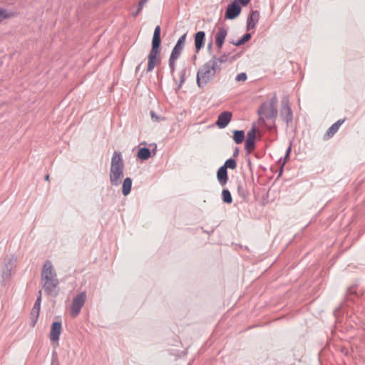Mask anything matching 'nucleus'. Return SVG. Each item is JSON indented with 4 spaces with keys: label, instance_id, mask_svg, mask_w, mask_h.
Returning <instances> with one entry per match:
<instances>
[{
    "label": "nucleus",
    "instance_id": "15",
    "mask_svg": "<svg viewBox=\"0 0 365 365\" xmlns=\"http://www.w3.org/2000/svg\"><path fill=\"white\" fill-rule=\"evenodd\" d=\"M227 29L223 28V27H220L216 35H215V43H216V45L218 48V49H221L222 47V45L224 43V41H225V39L227 36Z\"/></svg>",
    "mask_w": 365,
    "mask_h": 365
},
{
    "label": "nucleus",
    "instance_id": "34",
    "mask_svg": "<svg viewBox=\"0 0 365 365\" xmlns=\"http://www.w3.org/2000/svg\"><path fill=\"white\" fill-rule=\"evenodd\" d=\"M11 15L9 14H4L0 16V23L2 21V20L11 17Z\"/></svg>",
    "mask_w": 365,
    "mask_h": 365
},
{
    "label": "nucleus",
    "instance_id": "21",
    "mask_svg": "<svg viewBox=\"0 0 365 365\" xmlns=\"http://www.w3.org/2000/svg\"><path fill=\"white\" fill-rule=\"evenodd\" d=\"M137 157L142 160H148L150 157V151L147 148H141L138 151Z\"/></svg>",
    "mask_w": 365,
    "mask_h": 365
},
{
    "label": "nucleus",
    "instance_id": "20",
    "mask_svg": "<svg viewBox=\"0 0 365 365\" xmlns=\"http://www.w3.org/2000/svg\"><path fill=\"white\" fill-rule=\"evenodd\" d=\"M132 187V180L130 178H126L123 182L122 192L126 196L130 192Z\"/></svg>",
    "mask_w": 365,
    "mask_h": 365
},
{
    "label": "nucleus",
    "instance_id": "3",
    "mask_svg": "<svg viewBox=\"0 0 365 365\" xmlns=\"http://www.w3.org/2000/svg\"><path fill=\"white\" fill-rule=\"evenodd\" d=\"M160 26L158 25L155 28L152 39V48L148 56V73L151 72L154 69L155 66L160 62Z\"/></svg>",
    "mask_w": 365,
    "mask_h": 365
},
{
    "label": "nucleus",
    "instance_id": "13",
    "mask_svg": "<svg viewBox=\"0 0 365 365\" xmlns=\"http://www.w3.org/2000/svg\"><path fill=\"white\" fill-rule=\"evenodd\" d=\"M61 332V322H55L51 324L50 331V339L52 341H56L59 339Z\"/></svg>",
    "mask_w": 365,
    "mask_h": 365
},
{
    "label": "nucleus",
    "instance_id": "22",
    "mask_svg": "<svg viewBox=\"0 0 365 365\" xmlns=\"http://www.w3.org/2000/svg\"><path fill=\"white\" fill-rule=\"evenodd\" d=\"M245 139V132L243 130H235L233 133V140L237 144H240Z\"/></svg>",
    "mask_w": 365,
    "mask_h": 365
},
{
    "label": "nucleus",
    "instance_id": "35",
    "mask_svg": "<svg viewBox=\"0 0 365 365\" xmlns=\"http://www.w3.org/2000/svg\"><path fill=\"white\" fill-rule=\"evenodd\" d=\"M238 192H239L240 195H242L245 196L244 193H243V190L242 189V186L241 185L238 186Z\"/></svg>",
    "mask_w": 365,
    "mask_h": 365
},
{
    "label": "nucleus",
    "instance_id": "19",
    "mask_svg": "<svg viewBox=\"0 0 365 365\" xmlns=\"http://www.w3.org/2000/svg\"><path fill=\"white\" fill-rule=\"evenodd\" d=\"M344 120H339L334 123L327 131L325 136L327 138L332 137L339 130V127L344 123Z\"/></svg>",
    "mask_w": 365,
    "mask_h": 365
},
{
    "label": "nucleus",
    "instance_id": "11",
    "mask_svg": "<svg viewBox=\"0 0 365 365\" xmlns=\"http://www.w3.org/2000/svg\"><path fill=\"white\" fill-rule=\"evenodd\" d=\"M232 116L231 112L224 111L218 115L215 123L219 128H225L230 123Z\"/></svg>",
    "mask_w": 365,
    "mask_h": 365
},
{
    "label": "nucleus",
    "instance_id": "2",
    "mask_svg": "<svg viewBox=\"0 0 365 365\" xmlns=\"http://www.w3.org/2000/svg\"><path fill=\"white\" fill-rule=\"evenodd\" d=\"M41 284L48 295L56 297L58 294L59 282L55 269L48 260L46 261L43 266Z\"/></svg>",
    "mask_w": 365,
    "mask_h": 365
},
{
    "label": "nucleus",
    "instance_id": "16",
    "mask_svg": "<svg viewBox=\"0 0 365 365\" xmlns=\"http://www.w3.org/2000/svg\"><path fill=\"white\" fill-rule=\"evenodd\" d=\"M205 33L204 31H198L195 35V50L198 52L205 44Z\"/></svg>",
    "mask_w": 365,
    "mask_h": 365
},
{
    "label": "nucleus",
    "instance_id": "10",
    "mask_svg": "<svg viewBox=\"0 0 365 365\" xmlns=\"http://www.w3.org/2000/svg\"><path fill=\"white\" fill-rule=\"evenodd\" d=\"M15 267L16 259L14 257H9L6 259L2 271V277L4 280L9 279L11 274V271L14 269Z\"/></svg>",
    "mask_w": 365,
    "mask_h": 365
},
{
    "label": "nucleus",
    "instance_id": "5",
    "mask_svg": "<svg viewBox=\"0 0 365 365\" xmlns=\"http://www.w3.org/2000/svg\"><path fill=\"white\" fill-rule=\"evenodd\" d=\"M220 71L210 61L204 63L197 73L196 81L198 87L205 86Z\"/></svg>",
    "mask_w": 365,
    "mask_h": 365
},
{
    "label": "nucleus",
    "instance_id": "40",
    "mask_svg": "<svg viewBox=\"0 0 365 365\" xmlns=\"http://www.w3.org/2000/svg\"><path fill=\"white\" fill-rule=\"evenodd\" d=\"M141 64H139L136 68H135V71L138 72L139 70H140V67Z\"/></svg>",
    "mask_w": 365,
    "mask_h": 365
},
{
    "label": "nucleus",
    "instance_id": "24",
    "mask_svg": "<svg viewBox=\"0 0 365 365\" xmlns=\"http://www.w3.org/2000/svg\"><path fill=\"white\" fill-rule=\"evenodd\" d=\"M222 166L224 168H225V169H227V168L234 170L237 167V163H236L235 160H234L232 158H230L225 161V165Z\"/></svg>",
    "mask_w": 365,
    "mask_h": 365
},
{
    "label": "nucleus",
    "instance_id": "33",
    "mask_svg": "<svg viewBox=\"0 0 365 365\" xmlns=\"http://www.w3.org/2000/svg\"><path fill=\"white\" fill-rule=\"evenodd\" d=\"M150 115H151L152 119H153L154 121H158L159 118L158 117V115H155V113L153 111H151V112H150Z\"/></svg>",
    "mask_w": 365,
    "mask_h": 365
},
{
    "label": "nucleus",
    "instance_id": "32",
    "mask_svg": "<svg viewBox=\"0 0 365 365\" xmlns=\"http://www.w3.org/2000/svg\"><path fill=\"white\" fill-rule=\"evenodd\" d=\"M232 43L235 45V46H241V45H242V44H244L245 43V41L243 40H242V38H241L240 39H239L237 41H232Z\"/></svg>",
    "mask_w": 365,
    "mask_h": 365
},
{
    "label": "nucleus",
    "instance_id": "4",
    "mask_svg": "<svg viewBox=\"0 0 365 365\" xmlns=\"http://www.w3.org/2000/svg\"><path fill=\"white\" fill-rule=\"evenodd\" d=\"M124 163L122 155L118 151H115L111 158L110 169V181L114 186L120 184L123 178Z\"/></svg>",
    "mask_w": 365,
    "mask_h": 365
},
{
    "label": "nucleus",
    "instance_id": "12",
    "mask_svg": "<svg viewBox=\"0 0 365 365\" xmlns=\"http://www.w3.org/2000/svg\"><path fill=\"white\" fill-rule=\"evenodd\" d=\"M41 290L38 292V297H37L34 305L31 312V317L33 321V326L35 325L40 313L41 309Z\"/></svg>",
    "mask_w": 365,
    "mask_h": 365
},
{
    "label": "nucleus",
    "instance_id": "27",
    "mask_svg": "<svg viewBox=\"0 0 365 365\" xmlns=\"http://www.w3.org/2000/svg\"><path fill=\"white\" fill-rule=\"evenodd\" d=\"M176 61H177V59H175V58H173L170 57L169 58V67L170 68V71L172 73H173V72L175 71Z\"/></svg>",
    "mask_w": 365,
    "mask_h": 365
},
{
    "label": "nucleus",
    "instance_id": "18",
    "mask_svg": "<svg viewBox=\"0 0 365 365\" xmlns=\"http://www.w3.org/2000/svg\"><path fill=\"white\" fill-rule=\"evenodd\" d=\"M227 60V55L223 54L220 57L213 56L209 61L212 63V64L220 71L221 70V64L226 62Z\"/></svg>",
    "mask_w": 365,
    "mask_h": 365
},
{
    "label": "nucleus",
    "instance_id": "43",
    "mask_svg": "<svg viewBox=\"0 0 365 365\" xmlns=\"http://www.w3.org/2000/svg\"><path fill=\"white\" fill-rule=\"evenodd\" d=\"M52 365H54V360H53L52 361Z\"/></svg>",
    "mask_w": 365,
    "mask_h": 365
},
{
    "label": "nucleus",
    "instance_id": "39",
    "mask_svg": "<svg viewBox=\"0 0 365 365\" xmlns=\"http://www.w3.org/2000/svg\"><path fill=\"white\" fill-rule=\"evenodd\" d=\"M140 12H138V10H135V12H133L132 15L133 16H136Z\"/></svg>",
    "mask_w": 365,
    "mask_h": 365
},
{
    "label": "nucleus",
    "instance_id": "23",
    "mask_svg": "<svg viewBox=\"0 0 365 365\" xmlns=\"http://www.w3.org/2000/svg\"><path fill=\"white\" fill-rule=\"evenodd\" d=\"M222 197L223 202H225V203L230 204L232 202V196H231V193L227 189H224L222 190Z\"/></svg>",
    "mask_w": 365,
    "mask_h": 365
},
{
    "label": "nucleus",
    "instance_id": "42",
    "mask_svg": "<svg viewBox=\"0 0 365 365\" xmlns=\"http://www.w3.org/2000/svg\"><path fill=\"white\" fill-rule=\"evenodd\" d=\"M211 47H212V43H210V44L208 45V48H211Z\"/></svg>",
    "mask_w": 365,
    "mask_h": 365
},
{
    "label": "nucleus",
    "instance_id": "36",
    "mask_svg": "<svg viewBox=\"0 0 365 365\" xmlns=\"http://www.w3.org/2000/svg\"><path fill=\"white\" fill-rule=\"evenodd\" d=\"M8 13L6 12V10L5 9H0V16L1 15H4V14H7Z\"/></svg>",
    "mask_w": 365,
    "mask_h": 365
},
{
    "label": "nucleus",
    "instance_id": "6",
    "mask_svg": "<svg viewBox=\"0 0 365 365\" xmlns=\"http://www.w3.org/2000/svg\"><path fill=\"white\" fill-rule=\"evenodd\" d=\"M250 3V0H234L227 6L225 18L227 19H234L239 16L241 12V5L246 6Z\"/></svg>",
    "mask_w": 365,
    "mask_h": 365
},
{
    "label": "nucleus",
    "instance_id": "38",
    "mask_svg": "<svg viewBox=\"0 0 365 365\" xmlns=\"http://www.w3.org/2000/svg\"><path fill=\"white\" fill-rule=\"evenodd\" d=\"M291 151V147L289 146L287 150V152H286V156L285 158H288L289 155V153Z\"/></svg>",
    "mask_w": 365,
    "mask_h": 365
},
{
    "label": "nucleus",
    "instance_id": "28",
    "mask_svg": "<svg viewBox=\"0 0 365 365\" xmlns=\"http://www.w3.org/2000/svg\"><path fill=\"white\" fill-rule=\"evenodd\" d=\"M247 79V75L245 73H240L236 76L237 81H245Z\"/></svg>",
    "mask_w": 365,
    "mask_h": 365
},
{
    "label": "nucleus",
    "instance_id": "17",
    "mask_svg": "<svg viewBox=\"0 0 365 365\" xmlns=\"http://www.w3.org/2000/svg\"><path fill=\"white\" fill-rule=\"evenodd\" d=\"M217 180L221 185H225L228 180L227 170L223 166L220 167L217 173Z\"/></svg>",
    "mask_w": 365,
    "mask_h": 365
},
{
    "label": "nucleus",
    "instance_id": "7",
    "mask_svg": "<svg viewBox=\"0 0 365 365\" xmlns=\"http://www.w3.org/2000/svg\"><path fill=\"white\" fill-rule=\"evenodd\" d=\"M86 293L85 292H81L73 299L71 305V316L72 317L74 318L78 315L86 302Z\"/></svg>",
    "mask_w": 365,
    "mask_h": 365
},
{
    "label": "nucleus",
    "instance_id": "9",
    "mask_svg": "<svg viewBox=\"0 0 365 365\" xmlns=\"http://www.w3.org/2000/svg\"><path fill=\"white\" fill-rule=\"evenodd\" d=\"M185 40H186V34H183L182 36H180L179 38V39L178 40L175 46H174V48L171 52V54L170 56V58L178 59L180 57V56L183 50V48H184V46L185 43Z\"/></svg>",
    "mask_w": 365,
    "mask_h": 365
},
{
    "label": "nucleus",
    "instance_id": "1",
    "mask_svg": "<svg viewBox=\"0 0 365 365\" xmlns=\"http://www.w3.org/2000/svg\"><path fill=\"white\" fill-rule=\"evenodd\" d=\"M277 104V98L274 96L261 105L258 110L259 125H264L269 129H272L274 126L278 113Z\"/></svg>",
    "mask_w": 365,
    "mask_h": 365
},
{
    "label": "nucleus",
    "instance_id": "8",
    "mask_svg": "<svg viewBox=\"0 0 365 365\" xmlns=\"http://www.w3.org/2000/svg\"><path fill=\"white\" fill-rule=\"evenodd\" d=\"M280 116L287 124L292 121V111L286 98L281 102Z\"/></svg>",
    "mask_w": 365,
    "mask_h": 365
},
{
    "label": "nucleus",
    "instance_id": "30",
    "mask_svg": "<svg viewBox=\"0 0 365 365\" xmlns=\"http://www.w3.org/2000/svg\"><path fill=\"white\" fill-rule=\"evenodd\" d=\"M148 2V0H140L138 5V12H140L143 6Z\"/></svg>",
    "mask_w": 365,
    "mask_h": 365
},
{
    "label": "nucleus",
    "instance_id": "41",
    "mask_svg": "<svg viewBox=\"0 0 365 365\" xmlns=\"http://www.w3.org/2000/svg\"><path fill=\"white\" fill-rule=\"evenodd\" d=\"M45 178H46V180H48V179H49V175H46V177H45Z\"/></svg>",
    "mask_w": 365,
    "mask_h": 365
},
{
    "label": "nucleus",
    "instance_id": "26",
    "mask_svg": "<svg viewBox=\"0 0 365 365\" xmlns=\"http://www.w3.org/2000/svg\"><path fill=\"white\" fill-rule=\"evenodd\" d=\"M255 138H256V130H255V128H253L252 130H250L247 133L246 140H255Z\"/></svg>",
    "mask_w": 365,
    "mask_h": 365
},
{
    "label": "nucleus",
    "instance_id": "37",
    "mask_svg": "<svg viewBox=\"0 0 365 365\" xmlns=\"http://www.w3.org/2000/svg\"><path fill=\"white\" fill-rule=\"evenodd\" d=\"M239 154V149L237 148H235V150L234 151L233 156L237 157Z\"/></svg>",
    "mask_w": 365,
    "mask_h": 365
},
{
    "label": "nucleus",
    "instance_id": "25",
    "mask_svg": "<svg viewBox=\"0 0 365 365\" xmlns=\"http://www.w3.org/2000/svg\"><path fill=\"white\" fill-rule=\"evenodd\" d=\"M245 147L249 153H251L255 148V140H246Z\"/></svg>",
    "mask_w": 365,
    "mask_h": 365
},
{
    "label": "nucleus",
    "instance_id": "31",
    "mask_svg": "<svg viewBox=\"0 0 365 365\" xmlns=\"http://www.w3.org/2000/svg\"><path fill=\"white\" fill-rule=\"evenodd\" d=\"M251 38V34L249 33L245 34L242 37V40L245 41V43L247 42Z\"/></svg>",
    "mask_w": 365,
    "mask_h": 365
},
{
    "label": "nucleus",
    "instance_id": "29",
    "mask_svg": "<svg viewBox=\"0 0 365 365\" xmlns=\"http://www.w3.org/2000/svg\"><path fill=\"white\" fill-rule=\"evenodd\" d=\"M185 73H186V70L185 69H183L181 72H180V86H182V84L185 82Z\"/></svg>",
    "mask_w": 365,
    "mask_h": 365
},
{
    "label": "nucleus",
    "instance_id": "14",
    "mask_svg": "<svg viewBox=\"0 0 365 365\" xmlns=\"http://www.w3.org/2000/svg\"><path fill=\"white\" fill-rule=\"evenodd\" d=\"M259 13L257 11H252L247 21V30L253 29L258 23Z\"/></svg>",
    "mask_w": 365,
    "mask_h": 365
}]
</instances>
